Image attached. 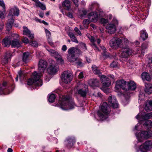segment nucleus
Wrapping results in <instances>:
<instances>
[{"label": "nucleus", "instance_id": "nucleus-12", "mask_svg": "<svg viewBox=\"0 0 152 152\" xmlns=\"http://www.w3.org/2000/svg\"><path fill=\"white\" fill-rule=\"evenodd\" d=\"M133 53L131 49L128 48L127 46H123L120 56L121 57L126 58L131 55Z\"/></svg>", "mask_w": 152, "mask_h": 152}, {"label": "nucleus", "instance_id": "nucleus-27", "mask_svg": "<svg viewBox=\"0 0 152 152\" xmlns=\"http://www.w3.org/2000/svg\"><path fill=\"white\" fill-rule=\"evenodd\" d=\"M145 109L147 111L152 110V101L148 100L145 104Z\"/></svg>", "mask_w": 152, "mask_h": 152}, {"label": "nucleus", "instance_id": "nucleus-9", "mask_svg": "<svg viewBox=\"0 0 152 152\" xmlns=\"http://www.w3.org/2000/svg\"><path fill=\"white\" fill-rule=\"evenodd\" d=\"M136 118L140 121L146 120L152 118V112L148 113L140 112L136 116Z\"/></svg>", "mask_w": 152, "mask_h": 152}, {"label": "nucleus", "instance_id": "nucleus-52", "mask_svg": "<svg viewBox=\"0 0 152 152\" xmlns=\"http://www.w3.org/2000/svg\"><path fill=\"white\" fill-rule=\"evenodd\" d=\"M111 67L113 68H116L118 66V63L116 61H113L110 64Z\"/></svg>", "mask_w": 152, "mask_h": 152}, {"label": "nucleus", "instance_id": "nucleus-44", "mask_svg": "<svg viewBox=\"0 0 152 152\" xmlns=\"http://www.w3.org/2000/svg\"><path fill=\"white\" fill-rule=\"evenodd\" d=\"M18 75H17L15 78V80L16 81H18V76H19L20 79V80H21L22 78L23 79L24 77V72H23L21 71L19 72L18 73Z\"/></svg>", "mask_w": 152, "mask_h": 152}, {"label": "nucleus", "instance_id": "nucleus-36", "mask_svg": "<svg viewBox=\"0 0 152 152\" xmlns=\"http://www.w3.org/2000/svg\"><path fill=\"white\" fill-rule=\"evenodd\" d=\"M62 6L64 7H65L68 10L70 8V2L68 0H64L62 3Z\"/></svg>", "mask_w": 152, "mask_h": 152}, {"label": "nucleus", "instance_id": "nucleus-16", "mask_svg": "<svg viewBox=\"0 0 152 152\" xmlns=\"http://www.w3.org/2000/svg\"><path fill=\"white\" fill-rule=\"evenodd\" d=\"M58 69V65L56 64L54 61H52V64L48 68V71L50 74H53L56 73Z\"/></svg>", "mask_w": 152, "mask_h": 152}, {"label": "nucleus", "instance_id": "nucleus-53", "mask_svg": "<svg viewBox=\"0 0 152 152\" xmlns=\"http://www.w3.org/2000/svg\"><path fill=\"white\" fill-rule=\"evenodd\" d=\"M29 44L30 45L34 47H37L38 46V43L36 41H31Z\"/></svg>", "mask_w": 152, "mask_h": 152}, {"label": "nucleus", "instance_id": "nucleus-37", "mask_svg": "<svg viewBox=\"0 0 152 152\" xmlns=\"http://www.w3.org/2000/svg\"><path fill=\"white\" fill-rule=\"evenodd\" d=\"M46 50L50 54L54 56L55 58L58 56L59 54L56 51L52 49H48V48H46Z\"/></svg>", "mask_w": 152, "mask_h": 152}, {"label": "nucleus", "instance_id": "nucleus-62", "mask_svg": "<svg viewBox=\"0 0 152 152\" xmlns=\"http://www.w3.org/2000/svg\"><path fill=\"white\" fill-rule=\"evenodd\" d=\"M76 6L78 7L79 5V0H72Z\"/></svg>", "mask_w": 152, "mask_h": 152}, {"label": "nucleus", "instance_id": "nucleus-63", "mask_svg": "<svg viewBox=\"0 0 152 152\" xmlns=\"http://www.w3.org/2000/svg\"><path fill=\"white\" fill-rule=\"evenodd\" d=\"M144 94H141V93L140 92L139 99V100H142L144 99Z\"/></svg>", "mask_w": 152, "mask_h": 152}, {"label": "nucleus", "instance_id": "nucleus-50", "mask_svg": "<svg viewBox=\"0 0 152 152\" xmlns=\"http://www.w3.org/2000/svg\"><path fill=\"white\" fill-rule=\"evenodd\" d=\"M45 31L47 37L48 39V41L50 39V38L51 36V34L50 32L47 29L45 28Z\"/></svg>", "mask_w": 152, "mask_h": 152}, {"label": "nucleus", "instance_id": "nucleus-47", "mask_svg": "<svg viewBox=\"0 0 152 152\" xmlns=\"http://www.w3.org/2000/svg\"><path fill=\"white\" fill-rule=\"evenodd\" d=\"M56 96L54 94H51L49 96L48 101L50 102H53L55 99Z\"/></svg>", "mask_w": 152, "mask_h": 152}, {"label": "nucleus", "instance_id": "nucleus-19", "mask_svg": "<svg viewBox=\"0 0 152 152\" xmlns=\"http://www.w3.org/2000/svg\"><path fill=\"white\" fill-rule=\"evenodd\" d=\"M88 18L91 21L96 22L98 20V14L96 11L90 12L88 15Z\"/></svg>", "mask_w": 152, "mask_h": 152}, {"label": "nucleus", "instance_id": "nucleus-2", "mask_svg": "<svg viewBox=\"0 0 152 152\" xmlns=\"http://www.w3.org/2000/svg\"><path fill=\"white\" fill-rule=\"evenodd\" d=\"M128 39L124 37H113L110 41V46L113 49H117L119 47L128 43Z\"/></svg>", "mask_w": 152, "mask_h": 152}, {"label": "nucleus", "instance_id": "nucleus-33", "mask_svg": "<svg viewBox=\"0 0 152 152\" xmlns=\"http://www.w3.org/2000/svg\"><path fill=\"white\" fill-rule=\"evenodd\" d=\"M7 84L6 82H4L2 86H0V94H8L10 93L7 94L4 91V90L6 88V86Z\"/></svg>", "mask_w": 152, "mask_h": 152}, {"label": "nucleus", "instance_id": "nucleus-64", "mask_svg": "<svg viewBox=\"0 0 152 152\" xmlns=\"http://www.w3.org/2000/svg\"><path fill=\"white\" fill-rule=\"evenodd\" d=\"M67 49V47L66 45H64L62 46L61 50L63 52H65Z\"/></svg>", "mask_w": 152, "mask_h": 152}, {"label": "nucleus", "instance_id": "nucleus-13", "mask_svg": "<svg viewBox=\"0 0 152 152\" xmlns=\"http://www.w3.org/2000/svg\"><path fill=\"white\" fill-rule=\"evenodd\" d=\"M19 14V9L16 7H14L10 9L7 18L8 19H13L14 16H18Z\"/></svg>", "mask_w": 152, "mask_h": 152}, {"label": "nucleus", "instance_id": "nucleus-39", "mask_svg": "<svg viewBox=\"0 0 152 152\" xmlns=\"http://www.w3.org/2000/svg\"><path fill=\"white\" fill-rule=\"evenodd\" d=\"M74 64L77 66H82L83 65V63L82 62V60L79 58H76V61L73 63Z\"/></svg>", "mask_w": 152, "mask_h": 152}, {"label": "nucleus", "instance_id": "nucleus-8", "mask_svg": "<svg viewBox=\"0 0 152 152\" xmlns=\"http://www.w3.org/2000/svg\"><path fill=\"white\" fill-rule=\"evenodd\" d=\"M19 36L16 34H12L11 35V46L14 48H19L21 46V43L18 39Z\"/></svg>", "mask_w": 152, "mask_h": 152}, {"label": "nucleus", "instance_id": "nucleus-54", "mask_svg": "<svg viewBox=\"0 0 152 152\" xmlns=\"http://www.w3.org/2000/svg\"><path fill=\"white\" fill-rule=\"evenodd\" d=\"M3 11L0 10V18H3L4 17V14L5 12V8H3Z\"/></svg>", "mask_w": 152, "mask_h": 152}, {"label": "nucleus", "instance_id": "nucleus-18", "mask_svg": "<svg viewBox=\"0 0 152 152\" xmlns=\"http://www.w3.org/2000/svg\"><path fill=\"white\" fill-rule=\"evenodd\" d=\"M108 102L110 105L113 108L118 107V104L115 96H110L108 99Z\"/></svg>", "mask_w": 152, "mask_h": 152}, {"label": "nucleus", "instance_id": "nucleus-60", "mask_svg": "<svg viewBox=\"0 0 152 152\" xmlns=\"http://www.w3.org/2000/svg\"><path fill=\"white\" fill-rule=\"evenodd\" d=\"M22 41L23 43H29V42H29L28 39V38L26 37H24L23 39H22Z\"/></svg>", "mask_w": 152, "mask_h": 152}, {"label": "nucleus", "instance_id": "nucleus-41", "mask_svg": "<svg viewBox=\"0 0 152 152\" xmlns=\"http://www.w3.org/2000/svg\"><path fill=\"white\" fill-rule=\"evenodd\" d=\"M148 47V44L146 43H143L141 46V54L143 55V54L146 51V49Z\"/></svg>", "mask_w": 152, "mask_h": 152}, {"label": "nucleus", "instance_id": "nucleus-30", "mask_svg": "<svg viewBox=\"0 0 152 152\" xmlns=\"http://www.w3.org/2000/svg\"><path fill=\"white\" fill-rule=\"evenodd\" d=\"M12 56L11 53L10 52H8L6 53L4 56V63H7L10 60Z\"/></svg>", "mask_w": 152, "mask_h": 152}, {"label": "nucleus", "instance_id": "nucleus-3", "mask_svg": "<svg viewBox=\"0 0 152 152\" xmlns=\"http://www.w3.org/2000/svg\"><path fill=\"white\" fill-rule=\"evenodd\" d=\"M110 110L107 103L104 102L101 106V108L97 113L98 115L101 120L103 121L107 118Z\"/></svg>", "mask_w": 152, "mask_h": 152}, {"label": "nucleus", "instance_id": "nucleus-15", "mask_svg": "<svg viewBox=\"0 0 152 152\" xmlns=\"http://www.w3.org/2000/svg\"><path fill=\"white\" fill-rule=\"evenodd\" d=\"M47 66V62L43 60H40L38 64V70L39 71V74H41L42 75V73L43 72L45 69H46Z\"/></svg>", "mask_w": 152, "mask_h": 152}, {"label": "nucleus", "instance_id": "nucleus-51", "mask_svg": "<svg viewBox=\"0 0 152 152\" xmlns=\"http://www.w3.org/2000/svg\"><path fill=\"white\" fill-rule=\"evenodd\" d=\"M80 45L81 47L84 51H86L87 49L86 45L83 42H80L79 44Z\"/></svg>", "mask_w": 152, "mask_h": 152}, {"label": "nucleus", "instance_id": "nucleus-26", "mask_svg": "<svg viewBox=\"0 0 152 152\" xmlns=\"http://www.w3.org/2000/svg\"><path fill=\"white\" fill-rule=\"evenodd\" d=\"M11 36L4 38L3 41V44L5 47H8L11 45L12 42Z\"/></svg>", "mask_w": 152, "mask_h": 152}, {"label": "nucleus", "instance_id": "nucleus-59", "mask_svg": "<svg viewBox=\"0 0 152 152\" xmlns=\"http://www.w3.org/2000/svg\"><path fill=\"white\" fill-rule=\"evenodd\" d=\"M74 30L79 35H81L82 34L81 32L80 31V30H79V29L75 27L74 28Z\"/></svg>", "mask_w": 152, "mask_h": 152}, {"label": "nucleus", "instance_id": "nucleus-29", "mask_svg": "<svg viewBox=\"0 0 152 152\" xmlns=\"http://www.w3.org/2000/svg\"><path fill=\"white\" fill-rule=\"evenodd\" d=\"M88 12L85 9H82L79 10L78 15L79 17L81 18H83L85 17Z\"/></svg>", "mask_w": 152, "mask_h": 152}, {"label": "nucleus", "instance_id": "nucleus-49", "mask_svg": "<svg viewBox=\"0 0 152 152\" xmlns=\"http://www.w3.org/2000/svg\"><path fill=\"white\" fill-rule=\"evenodd\" d=\"M97 6L96 3L95 2L91 3L89 5V8L90 10H93L94 8L96 7Z\"/></svg>", "mask_w": 152, "mask_h": 152}, {"label": "nucleus", "instance_id": "nucleus-56", "mask_svg": "<svg viewBox=\"0 0 152 152\" xmlns=\"http://www.w3.org/2000/svg\"><path fill=\"white\" fill-rule=\"evenodd\" d=\"M101 89L104 91V92L106 94H108L110 92V89L109 88H105L104 87H102L101 88Z\"/></svg>", "mask_w": 152, "mask_h": 152}, {"label": "nucleus", "instance_id": "nucleus-6", "mask_svg": "<svg viewBox=\"0 0 152 152\" xmlns=\"http://www.w3.org/2000/svg\"><path fill=\"white\" fill-rule=\"evenodd\" d=\"M118 22L115 18H114L112 21L106 26V31L110 34H113L116 31L117 26Z\"/></svg>", "mask_w": 152, "mask_h": 152}, {"label": "nucleus", "instance_id": "nucleus-46", "mask_svg": "<svg viewBox=\"0 0 152 152\" xmlns=\"http://www.w3.org/2000/svg\"><path fill=\"white\" fill-rule=\"evenodd\" d=\"M128 29V27L127 26H119L118 28V29L119 30L118 32L120 33H121L124 31Z\"/></svg>", "mask_w": 152, "mask_h": 152}, {"label": "nucleus", "instance_id": "nucleus-48", "mask_svg": "<svg viewBox=\"0 0 152 152\" xmlns=\"http://www.w3.org/2000/svg\"><path fill=\"white\" fill-rule=\"evenodd\" d=\"M90 20L88 19H85L83 21V24L84 27L86 28H88V25L89 23L90 22Z\"/></svg>", "mask_w": 152, "mask_h": 152}, {"label": "nucleus", "instance_id": "nucleus-7", "mask_svg": "<svg viewBox=\"0 0 152 152\" xmlns=\"http://www.w3.org/2000/svg\"><path fill=\"white\" fill-rule=\"evenodd\" d=\"M127 82L123 80H117L116 83L115 87V90L116 92L119 91L121 88L126 91V88L127 86Z\"/></svg>", "mask_w": 152, "mask_h": 152}, {"label": "nucleus", "instance_id": "nucleus-11", "mask_svg": "<svg viewBox=\"0 0 152 152\" xmlns=\"http://www.w3.org/2000/svg\"><path fill=\"white\" fill-rule=\"evenodd\" d=\"M152 148V141L147 140L140 146L139 149L142 152H147Z\"/></svg>", "mask_w": 152, "mask_h": 152}, {"label": "nucleus", "instance_id": "nucleus-14", "mask_svg": "<svg viewBox=\"0 0 152 152\" xmlns=\"http://www.w3.org/2000/svg\"><path fill=\"white\" fill-rule=\"evenodd\" d=\"M68 54L71 55H80L82 54V52L77 46L70 48L67 51Z\"/></svg>", "mask_w": 152, "mask_h": 152}, {"label": "nucleus", "instance_id": "nucleus-23", "mask_svg": "<svg viewBox=\"0 0 152 152\" xmlns=\"http://www.w3.org/2000/svg\"><path fill=\"white\" fill-rule=\"evenodd\" d=\"M75 138L73 137H68L65 141L66 144L69 148H71L75 142Z\"/></svg>", "mask_w": 152, "mask_h": 152}, {"label": "nucleus", "instance_id": "nucleus-34", "mask_svg": "<svg viewBox=\"0 0 152 152\" xmlns=\"http://www.w3.org/2000/svg\"><path fill=\"white\" fill-rule=\"evenodd\" d=\"M36 3V6L39 7L41 9L45 10L46 9L45 5L41 3L38 0H35L34 1Z\"/></svg>", "mask_w": 152, "mask_h": 152}, {"label": "nucleus", "instance_id": "nucleus-57", "mask_svg": "<svg viewBox=\"0 0 152 152\" xmlns=\"http://www.w3.org/2000/svg\"><path fill=\"white\" fill-rule=\"evenodd\" d=\"M101 48L102 51L104 53L103 54V55L104 56H106L107 54H106V49L105 48L104 46H102L101 47Z\"/></svg>", "mask_w": 152, "mask_h": 152}, {"label": "nucleus", "instance_id": "nucleus-28", "mask_svg": "<svg viewBox=\"0 0 152 152\" xmlns=\"http://www.w3.org/2000/svg\"><path fill=\"white\" fill-rule=\"evenodd\" d=\"M92 70L94 73L97 75H98L99 77H100L102 75L101 72L98 69V67L94 65H92Z\"/></svg>", "mask_w": 152, "mask_h": 152}, {"label": "nucleus", "instance_id": "nucleus-55", "mask_svg": "<svg viewBox=\"0 0 152 152\" xmlns=\"http://www.w3.org/2000/svg\"><path fill=\"white\" fill-rule=\"evenodd\" d=\"M108 20L107 19H106L104 18H101L100 19V23L103 24V25H104L107 23L108 22Z\"/></svg>", "mask_w": 152, "mask_h": 152}, {"label": "nucleus", "instance_id": "nucleus-4", "mask_svg": "<svg viewBox=\"0 0 152 152\" xmlns=\"http://www.w3.org/2000/svg\"><path fill=\"white\" fill-rule=\"evenodd\" d=\"M41 74H39L35 71L33 73L31 76V78L29 79L27 81V84L28 85L33 84L36 86H41L42 85V81L40 78Z\"/></svg>", "mask_w": 152, "mask_h": 152}, {"label": "nucleus", "instance_id": "nucleus-22", "mask_svg": "<svg viewBox=\"0 0 152 152\" xmlns=\"http://www.w3.org/2000/svg\"><path fill=\"white\" fill-rule=\"evenodd\" d=\"M87 36L89 38V39L90 40L91 42L92 43V45L95 47V48L98 49V48L97 46L96 45L94 44L95 42L96 41V42L98 44H99L101 42L100 39H95L93 37L90 35L89 34H87Z\"/></svg>", "mask_w": 152, "mask_h": 152}, {"label": "nucleus", "instance_id": "nucleus-21", "mask_svg": "<svg viewBox=\"0 0 152 152\" xmlns=\"http://www.w3.org/2000/svg\"><path fill=\"white\" fill-rule=\"evenodd\" d=\"M88 84L90 86L93 88L98 87L100 84L99 81L97 79L90 80L88 81Z\"/></svg>", "mask_w": 152, "mask_h": 152}, {"label": "nucleus", "instance_id": "nucleus-31", "mask_svg": "<svg viewBox=\"0 0 152 152\" xmlns=\"http://www.w3.org/2000/svg\"><path fill=\"white\" fill-rule=\"evenodd\" d=\"M14 22V19H8V21L7 24V29L8 31L10 30L12 28Z\"/></svg>", "mask_w": 152, "mask_h": 152}, {"label": "nucleus", "instance_id": "nucleus-35", "mask_svg": "<svg viewBox=\"0 0 152 152\" xmlns=\"http://www.w3.org/2000/svg\"><path fill=\"white\" fill-rule=\"evenodd\" d=\"M75 55H67V58L68 61L70 62L74 63L76 60V58L77 57H75Z\"/></svg>", "mask_w": 152, "mask_h": 152}, {"label": "nucleus", "instance_id": "nucleus-38", "mask_svg": "<svg viewBox=\"0 0 152 152\" xmlns=\"http://www.w3.org/2000/svg\"><path fill=\"white\" fill-rule=\"evenodd\" d=\"M146 88L145 89V92L148 94L152 93V84H147L145 86Z\"/></svg>", "mask_w": 152, "mask_h": 152}, {"label": "nucleus", "instance_id": "nucleus-10", "mask_svg": "<svg viewBox=\"0 0 152 152\" xmlns=\"http://www.w3.org/2000/svg\"><path fill=\"white\" fill-rule=\"evenodd\" d=\"M61 78L62 81L66 83H69L72 80V74L68 71H65L61 74Z\"/></svg>", "mask_w": 152, "mask_h": 152}, {"label": "nucleus", "instance_id": "nucleus-58", "mask_svg": "<svg viewBox=\"0 0 152 152\" xmlns=\"http://www.w3.org/2000/svg\"><path fill=\"white\" fill-rule=\"evenodd\" d=\"M71 39L72 41L73 42H74L77 43H78L79 42L77 40L75 36L74 37H73Z\"/></svg>", "mask_w": 152, "mask_h": 152}, {"label": "nucleus", "instance_id": "nucleus-17", "mask_svg": "<svg viewBox=\"0 0 152 152\" xmlns=\"http://www.w3.org/2000/svg\"><path fill=\"white\" fill-rule=\"evenodd\" d=\"M99 77L103 86V87H108L110 86L111 81L109 78L104 75H102Z\"/></svg>", "mask_w": 152, "mask_h": 152}, {"label": "nucleus", "instance_id": "nucleus-32", "mask_svg": "<svg viewBox=\"0 0 152 152\" xmlns=\"http://www.w3.org/2000/svg\"><path fill=\"white\" fill-rule=\"evenodd\" d=\"M141 77L143 80L149 81L151 77L149 74L146 72H143L141 75Z\"/></svg>", "mask_w": 152, "mask_h": 152}, {"label": "nucleus", "instance_id": "nucleus-40", "mask_svg": "<svg viewBox=\"0 0 152 152\" xmlns=\"http://www.w3.org/2000/svg\"><path fill=\"white\" fill-rule=\"evenodd\" d=\"M140 37L143 40H144L147 38L148 37V34L145 30H143L141 31Z\"/></svg>", "mask_w": 152, "mask_h": 152}, {"label": "nucleus", "instance_id": "nucleus-61", "mask_svg": "<svg viewBox=\"0 0 152 152\" xmlns=\"http://www.w3.org/2000/svg\"><path fill=\"white\" fill-rule=\"evenodd\" d=\"M0 6L4 9L5 8V4L3 0H0Z\"/></svg>", "mask_w": 152, "mask_h": 152}, {"label": "nucleus", "instance_id": "nucleus-45", "mask_svg": "<svg viewBox=\"0 0 152 152\" xmlns=\"http://www.w3.org/2000/svg\"><path fill=\"white\" fill-rule=\"evenodd\" d=\"M29 56V53L28 52H26L23 53V60L24 62H26L27 61Z\"/></svg>", "mask_w": 152, "mask_h": 152}, {"label": "nucleus", "instance_id": "nucleus-20", "mask_svg": "<svg viewBox=\"0 0 152 152\" xmlns=\"http://www.w3.org/2000/svg\"><path fill=\"white\" fill-rule=\"evenodd\" d=\"M23 29V35L28 36L30 39H32L34 38V34L32 33L27 27L24 26Z\"/></svg>", "mask_w": 152, "mask_h": 152}, {"label": "nucleus", "instance_id": "nucleus-43", "mask_svg": "<svg viewBox=\"0 0 152 152\" xmlns=\"http://www.w3.org/2000/svg\"><path fill=\"white\" fill-rule=\"evenodd\" d=\"M144 126L148 129L151 128L152 127V122L151 120H148L145 122Z\"/></svg>", "mask_w": 152, "mask_h": 152}, {"label": "nucleus", "instance_id": "nucleus-5", "mask_svg": "<svg viewBox=\"0 0 152 152\" xmlns=\"http://www.w3.org/2000/svg\"><path fill=\"white\" fill-rule=\"evenodd\" d=\"M135 135L138 142H142L144 139H149L152 137V131L151 130L142 131L138 134L136 133Z\"/></svg>", "mask_w": 152, "mask_h": 152}, {"label": "nucleus", "instance_id": "nucleus-42", "mask_svg": "<svg viewBox=\"0 0 152 152\" xmlns=\"http://www.w3.org/2000/svg\"><path fill=\"white\" fill-rule=\"evenodd\" d=\"M55 58L57 63L59 64H62L64 63V60L63 59L62 57L60 55H59Z\"/></svg>", "mask_w": 152, "mask_h": 152}, {"label": "nucleus", "instance_id": "nucleus-25", "mask_svg": "<svg viewBox=\"0 0 152 152\" xmlns=\"http://www.w3.org/2000/svg\"><path fill=\"white\" fill-rule=\"evenodd\" d=\"M84 86L85 89L82 88L79 90L77 92L78 93L82 96L84 97L86 96L87 92L88 91L87 86L83 84L80 85V86Z\"/></svg>", "mask_w": 152, "mask_h": 152}, {"label": "nucleus", "instance_id": "nucleus-1", "mask_svg": "<svg viewBox=\"0 0 152 152\" xmlns=\"http://www.w3.org/2000/svg\"><path fill=\"white\" fill-rule=\"evenodd\" d=\"M70 97L69 96H60L59 103L60 107L64 110L72 109L74 108L75 105L72 101L70 100Z\"/></svg>", "mask_w": 152, "mask_h": 152}, {"label": "nucleus", "instance_id": "nucleus-24", "mask_svg": "<svg viewBox=\"0 0 152 152\" xmlns=\"http://www.w3.org/2000/svg\"><path fill=\"white\" fill-rule=\"evenodd\" d=\"M127 86L126 88V91L129 90H134L136 88V85L135 83L132 81H130L129 82H127Z\"/></svg>", "mask_w": 152, "mask_h": 152}]
</instances>
